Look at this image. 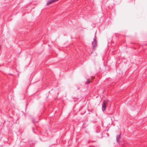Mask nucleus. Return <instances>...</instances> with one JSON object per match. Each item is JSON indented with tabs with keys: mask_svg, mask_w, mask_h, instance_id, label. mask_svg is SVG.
Segmentation results:
<instances>
[{
	"mask_svg": "<svg viewBox=\"0 0 147 147\" xmlns=\"http://www.w3.org/2000/svg\"><path fill=\"white\" fill-rule=\"evenodd\" d=\"M109 101V100L106 99L103 101V103L102 105V110L103 111H105L107 105Z\"/></svg>",
	"mask_w": 147,
	"mask_h": 147,
	"instance_id": "f257e3e1",
	"label": "nucleus"
},
{
	"mask_svg": "<svg viewBox=\"0 0 147 147\" xmlns=\"http://www.w3.org/2000/svg\"><path fill=\"white\" fill-rule=\"evenodd\" d=\"M92 45L93 48L95 47L97 45V41L95 38H94L93 41L92 42Z\"/></svg>",
	"mask_w": 147,
	"mask_h": 147,
	"instance_id": "f03ea898",
	"label": "nucleus"
},
{
	"mask_svg": "<svg viewBox=\"0 0 147 147\" xmlns=\"http://www.w3.org/2000/svg\"><path fill=\"white\" fill-rule=\"evenodd\" d=\"M59 0H49V1H48L47 3V5L50 4L53 2L57 1H58Z\"/></svg>",
	"mask_w": 147,
	"mask_h": 147,
	"instance_id": "7ed1b4c3",
	"label": "nucleus"
},
{
	"mask_svg": "<svg viewBox=\"0 0 147 147\" xmlns=\"http://www.w3.org/2000/svg\"><path fill=\"white\" fill-rule=\"evenodd\" d=\"M121 134H120L119 135L117 136L116 137V141L118 143H119V141L121 138Z\"/></svg>",
	"mask_w": 147,
	"mask_h": 147,
	"instance_id": "20e7f679",
	"label": "nucleus"
},
{
	"mask_svg": "<svg viewBox=\"0 0 147 147\" xmlns=\"http://www.w3.org/2000/svg\"><path fill=\"white\" fill-rule=\"evenodd\" d=\"M32 122L34 123L35 122V121H34V119H32Z\"/></svg>",
	"mask_w": 147,
	"mask_h": 147,
	"instance_id": "39448f33",
	"label": "nucleus"
},
{
	"mask_svg": "<svg viewBox=\"0 0 147 147\" xmlns=\"http://www.w3.org/2000/svg\"><path fill=\"white\" fill-rule=\"evenodd\" d=\"M38 121H36V122H38Z\"/></svg>",
	"mask_w": 147,
	"mask_h": 147,
	"instance_id": "423d86ee",
	"label": "nucleus"
}]
</instances>
